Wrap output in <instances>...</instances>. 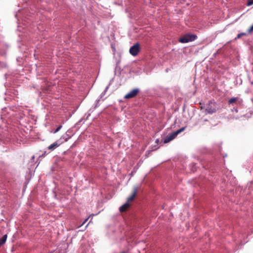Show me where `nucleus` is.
Wrapping results in <instances>:
<instances>
[{"label":"nucleus","mask_w":253,"mask_h":253,"mask_svg":"<svg viewBox=\"0 0 253 253\" xmlns=\"http://www.w3.org/2000/svg\"><path fill=\"white\" fill-rule=\"evenodd\" d=\"M62 127V126L60 125L55 130H54L53 132L54 133H56V132H57L58 131H59V130Z\"/></svg>","instance_id":"obj_12"},{"label":"nucleus","mask_w":253,"mask_h":253,"mask_svg":"<svg viewBox=\"0 0 253 253\" xmlns=\"http://www.w3.org/2000/svg\"><path fill=\"white\" fill-rule=\"evenodd\" d=\"M248 32L249 33H251L252 32H253V25L252 26V27L250 29H249Z\"/></svg>","instance_id":"obj_15"},{"label":"nucleus","mask_w":253,"mask_h":253,"mask_svg":"<svg viewBox=\"0 0 253 253\" xmlns=\"http://www.w3.org/2000/svg\"><path fill=\"white\" fill-rule=\"evenodd\" d=\"M137 190L138 187H135L133 189V192L131 195L127 198V202L129 203V202L132 201L134 199L137 192Z\"/></svg>","instance_id":"obj_7"},{"label":"nucleus","mask_w":253,"mask_h":253,"mask_svg":"<svg viewBox=\"0 0 253 253\" xmlns=\"http://www.w3.org/2000/svg\"><path fill=\"white\" fill-rule=\"evenodd\" d=\"M87 220H88V218L86 219L84 221V222L83 223L82 225H83L84 224V223L86 222V221H87Z\"/></svg>","instance_id":"obj_16"},{"label":"nucleus","mask_w":253,"mask_h":253,"mask_svg":"<svg viewBox=\"0 0 253 253\" xmlns=\"http://www.w3.org/2000/svg\"><path fill=\"white\" fill-rule=\"evenodd\" d=\"M253 4V0H249L247 3V5L250 6Z\"/></svg>","instance_id":"obj_14"},{"label":"nucleus","mask_w":253,"mask_h":253,"mask_svg":"<svg viewBox=\"0 0 253 253\" xmlns=\"http://www.w3.org/2000/svg\"><path fill=\"white\" fill-rule=\"evenodd\" d=\"M238 100V98L236 97H233L231 99H230L228 101V102L229 104L233 103L235 102H236Z\"/></svg>","instance_id":"obj_11"},{"label":"nucleus","mask_w":253,"mask_h":253,"mask_svg":"<svg viewBox=\"0 0 253 253\" xmlns=\"http://www.w3.org/2000/svg\"><path fill=\"white\" fill-rule=\"evenodd\" d=\"M235 111L236 112H238V110L237 109H235Z\"/></svg>","instance_id":"obj_17"},{"label":"nucleus","mask_w":253,"mask_h":253,"mask_svg":"<svg viewBox=\"0 0 253 253\" xmlns=\"http://www.w3.org/2000/svg\"><path fill=\"white\" fill-rule=\"evenodd\" d=\"M197 36L195 35H187L179 39V42L181 43H187L196 40Z\"/></svg>","instance_id":"obj_3"},{"label":"nucleus","mask_w":253,"mask_h":253,"mask_svg":"<svg viewBox=\"0 0 253 253\" xmlns=\"http://www.w3.org/2000/svg\"><path fill=\"white\" fill-rule=\"evenodd\" d=\"M137 190L138 187H135L133 189V192L131 195L127 198V202L129 203V202L132 201L134 199L137 192Z\"/></svg>","instance_id":"obj_6"},{"label":"nucleus","mask_w":253,"mask_h":253,"mask_svg":"<svg viewBox=\"0 0 253 253\" xmlns=\"http://www.w3.org/2000/svg\"><path fill=\"white\" fill-rule=\"evenodd\" d=\"M129 207V204L128 202H126L125 204H124L123 205H122L120 208V211H126L127 208Z\"/></svg>","instance_id":"obj_8"},{"label":"nucleus","mask_w":253,"mask_h":253,"mask_svg":"<svg viewBox=\"0 0 253 253\" xmlns=\"http://www.w3.org/2000/svg\"><path fill=\"white\" fill-rule=\"evenodd\" d=\"M7 235H4L2 238L0 239V244L1 245L4 244L6 241Z\"/></svg>","instance_id":"obj_10"},{"label":"nucleus","mask_w":253,"mask_h":253,"mask_svg":"<svg viewBox=\"0 0 253 253\" xmlns=\"http://www.w3.org/2000/svg\"><path fill=\"white\" fill-rule=\"evenodd\" d=\"M218 109L216 103L214 101H210L206 106V111L207 113L212 114L216 111Z\"/></svg>","instance_id":"obj_2"},{"label":"nucleus","mask_w":253,"mask_h":253,"mask_svg":"<svg viewBox=\"0 0 253 253\" xmlns=\"http://www.w3.org/2000/svg\"><path fill=\"white\" fill-rule=\"evenodd\" d=\"M58 146H59V144L55 142V143L51 144L50 145H49L48 147V149L50 150H53L54 149H55L56 148H57Z\"/></svg>","instance_id":"obj_9"},{"label":"nucleus","mask_w":253,"mask_h":253,"mask_svg":"<svg viewBox=\"0 0 253 253\" xmlns=\"http://www.w3.org/2000/svg\"><path fill=\"white\" fill-rule=\"evenodd\" d=\"M246 35V33H242L239 34L238 35V36H237V38L239 39V38H240L242 36H245Z\"/></svg>","instance_id":"obj_13"},{"label":"nucleus","mask_w":253,"mask_h":253,"mask_svg":"<svg viewBox=\"0 0 253 253\" xmlns=\"http://www.w3.org/2000/svg\"><path fill=\"white\" fill-rule=\"evenodd\" d=\"M139 91V89L137 88L132 89L125 96V98L129 99L134 97L137 94Z\"/></svg>","instance_id":"obj_5"},{"label":"nucleus","mask_w":253,"mask_h":253,"mask_svg":"<svg viewBox=\"0 0 253 253\" xmlns=\"http://www.w3.org/2000/svg\"><path fill=\"white\" fill-rule=\"evenodd\" d=\"M140 50V48L139 44L138 43H136L130 47L129 49V53L132 56H135L138 54Z\"/></svg>","instance_id":"obj_4"},{"label":"nucleus","mask_w":253,"mask_h":253,"mask_svg":"<svg viewBox=\"0 0 253 253\" xmlns=\"http://www.w3.org/2000/svg\"><path fill=\"white\" fill-rule=\"evenodd\" d=\"M185 129V127H183L176 131L170 134L165 139L164 142L165 143L169 142L170 141L174 139L179 133L183 131Z\"/></svg>","instance_id":"obj_1"}]
</instances>
